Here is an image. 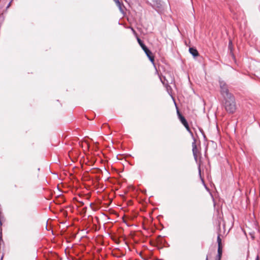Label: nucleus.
<instances>
[{
    "label": "nucleus",
    "instance_id": "1",
    "mask_svg": "<svg viewBox=\"0 0 260 260\" xmlns=\"http://www.w3.org/2000/svg\"><path fill=\"white\" fill-rule=\"evenodd\" d=\"M224 99V107L229 113H234L236 110V105L234 95L226 98Z\"/></svg>",
    "mask_w": 260,
    "mask_h": 260
},
{
    "label": "nucleus",
    "instance_id": "2",
    "mask_svg": "<svg viewBox=\"0 0 260 260\" xmlns=\"http://www.w3.org/2000/svg\"><path fill=\"white\" fill-rule=\"evenodd\" d=\"M137 39L139 44L144 50L146 55L149 58V60L151 62L154 63V57L151 51L146 46V45L143 43V41L139 37H137Z\"/></svg>",
    "mask_w": 260,
    "mask_h": 260
},
{
    "label": "nucleus",
    "instance_id": "3",
    "mask_svg": "<svg viewBox=\"0 0 260 260\" xmlns=\"http://www.w3.org/2000/svg\"><path fill=\"white\" fill-rule=\"evenodd\" d=\"M220 93L224 99L233 95L229 92L228 85L223 81H219Z\"/></svg>",
    "mask_w": 260,
    "mask_h": 260
},
{
    "label": "nucleus",
    "instance_id": "4",
    "mask_svg": "<svg viewBox=\"0 0 260 260\" xmlns=\"http://www.w3.org/2000/svg\"><path fill=\"white\" fill-rule=\"evenodd\" d=\"M192 147L193 155L194 159L197 161L198 150L196 145V140L194 139H193V142L192 143Z\"/></svg>",
    "mask_w": 260,
    "mask_h": 260
},
{
    "label": "nucleus",
    "instance_id": "5",
    "mask_svg": "<svg viewBox=\"0 0 260 260\" xmlns=\"http://www.w3.org/2000/svg\"><path fill=\"white\" fill-rule=\"evenodd\" d=\"M189 53L192 54L193 57H197L199 56V53L198 50L193 47H190L189 49Z\"/></svg>",
    "mask_w": 260,
    "mask_h": 260
},
{
    "label": "nucleus",
    "instance_id": "6",
    "mask_svg": "<svg viewBox=\"0 0 260 260\" xmlns=\"http://www.w3.org/2000/svg\"><path fill=\"white\" fill-rule=\"evenodd\" d=\"M177 114L178 118L181 122L182 123V124L186 121V120L185 119V117L181 115V114L179 112L178 110H177Z\"/></svg>",
    "mask_w": 260,
    "mask_h": 260
},
{
    "label": "nucleus",
    "instance_id": "7",
    "mask_svg": "<svg viewBox=\"0 0 260 260\" xmlns=\"http://www.w3.org/2000/svg\"><path fill=\"white\" fill-rule=\"evenodd\" d=\"M229 48L231 50V54L232 55L233 58H235L234 55L232 52V42L231 41H230L229 43Z\"/></svg>",
    "mask_w": 260,
    "mask_h": 260
},
{
    "label": "nucleus",
    "instance_id": "8",
    "mask_svg": "<svg viewBox=\"0 0 260 260\" xmlns=\"http://www.w3.org/2000/svg\"><path fill=\"white\" fill-rule=\"evenodd\" d=\"M217 241L218 243V246H222L221 239L220 238V235L219 234L217 236Z\"/></svg>",
    "mask_w": 260,
    "mask_h": 260
},
{
    "label": "nucleus",
    "instance_id": "9",
    "mask_svg": "<svg viewBox=\"0 0 260 260\" xmlns=\"http://www.w3.org/2000/svg\"><path fill=\"white\" fill-rule=\"evenodd\" d=\"M222 246H218L217 254L222 255Z\"/></svg>",
    "mask_w": 260,
    "mask_h": 260
},
{
    "label": "nucleus",
    "instance_id": "10",
    "mask_svg": "<svg viewBox=\"0 0 260 260\" xmlns=\"http://www.w3.org/2000/svg\"><path fill=\"white\" fill-rule=\"evenodd\" d=\"M115 1V2L116 3V4H117V5L119 7L120 9H121V3L119 2V0H114Z\"/></svg>",
    "mask_w": 260,
    "mask_h": 260
},
{
    "label": "nucleus",
    "instance_id": "11",
    "mask_svg": "<svg viewBox=\"0 0 260 260\" xmlns=\"http://www.w3.org/2000/svg\"><path fill=\"white\" fill-rule=\"evenodd\" d=\"M186 130L190 133V134L191 135V136L193 137V133L191 132L190 128H189V126H187V127H185Z\"/></svg>",
    "mask_w": 260,
    "mask_h": 260
},
{
    "label": "nucleus",
    "instance_id": "12",
    "mask_svg": "<svg viewBox=\"0 0 260 260\" xmlns=\"http://www.w3.org/2000/svg\"><path fill=\"white\" fill-rule=\"evenodd\" d=\"M222 255L217 254L215 257V260H220Z\"/></svg>",
    "mask_w": 260,
    "mask_h": 260
},
{
    "label": "nucleus",
    "instance_id": "13",
    "mask_svg": "<svg viewBox=\"0 0 260 260\" xmlns=\"http://www.w3.org/2000/svg\"><path fill=\"white\" fill-rule=\"evenodd\" d=\"M182 124L185 126V127H187V126H189L187 121L184 123H182Z\"/></svg>",
    "mask_w": 260,
    "mask_h": 260
},
{
    "label": "nucleus",
    "instance_id": "14",
    "mask_svg": "<svg viewBox=\"0 0 260 260\" xmlns=\"http://www.w3.org/2000/svg\"><path fill=\"white\" fill-rule=\"evenodd\" d=\"M182 124L185 126V127H187V126H189L187 121L184 123H182Z\"/></svg>",
    "mask_w": 260,
    "mask_h": 260
},
{
    "label": "nucleus",
    "instance_id": "15",
    "mask_svg": "<svg viewBox=\"0 0 260 260\" xmlns=\"http://www.w3.org/2000/svg\"><path fill=\"white\" fill-rule=\"evenodd\" d=\"M182 124L185 126V127H187V126H189L187 121L184 123H182Z\"/></svg>",
    "mask_w": 260,
    "mask_h": 260
},
{
    "label": "nucleus",
    "instance_id": "16",
    "mask_svg": "<svg viewBox=\"0 0 260 260\" xmlns=\"http://www.w3.org/2000/svg\"><path fill=\"white\" fill-rule=\"evenodd\" d=\"M131 29L132 32H133V34L135 35H137V33H136V31L135 30V29L132 27H131Z\"/></svg>",
    "mask_w": 260,
    "mask_h": 260
},
{
    "label": "nucleus",
    "instance_id": "17",
    "mask_svg": "<svg viewBox=\"0 0 260 260\" xmlns=\"http://www.w3.org/2000/svg\"><path fill=\"white\" fill-rule=\"evenodd\" d=\"M200 132L203 134V136H204V137H205V134H204V132H203V129H202L200 128Z\"/></svg>",
    "mask_w": 260,
    "mask_h": 260
},
{
    "label": "nucleus",
    "instance_id": "18",
    "mask_svg": "<svg viewBox=\"0 0 260 260\" xmlns=\"http://www.w3.org/2000/svg\"><path fill=\"white\" fill-rule=\"evenodd\" d=\"M2 225V222L1 220L0 219V230H1V231H2V228H1Z\"/></svg>",
    "mask_w": 260,
    "mask_h": 260
},
{
    "label": "nucleus",
    "instance_id": "19",
    "mask_svg": "<svg viewBox=\"0 0 260 260\" xmlns=\"http://www.w3.org/2000/svg\"><path fill=\"white\" fill-rule=\"evenodd\" d=\"M255 260H259V257L258 255L256 256V258Z\"/></svg>",
    "mask_w": 260,
    "mask_h": 260
},
{
    "label": "nucleus",
    "instance_id": "20",
    "mask_svg": "<svg viewBox=\"0 0 260 260\" xmlns=\"http://www.w3.org/2000/svg\"><path fill=\"white\" fill-rule=\"evenodd\" d=\"M3 257H4V254L2 256L1 260H3Z\"/></svg>",
    "mask_w": 260,
    "mask_h": 260
},
{
    "label": "nucleus",
    "instance_id": "21",
    "mask_svg": "<svg viewBox=\"0 0 260 260\" xmlns=\"http://www.w3.org/2000/svg\"><path fill=\"white\" fill-rule=\"evenodd\" d=\"M206 260H208V255L206 256Z\"/></svg>",
    "mask_w": 260,
    "mask_h": 260
},
{
    "label": "nucleus",
    "instance_id": "22",
    "mask_svg": "<svg viewBox=\"0 0 260 260\" xmlns=\"http://www.w3.org/2000/svg\"><path fill=\"white\" fill-rule=\"evenodd\" d=\"M14 186H15V188H17V185L16 184H15V185H14Z\"/></svg>",
    "mask_w": 260,
    "mask_h": 260
},
{
    "label": "nucleus",
    "instance_id": "23",
    "mask_svg": "<svg viewBox=\"0 0 260 260\" xmlns=\"http://www.w3.org/2000/svg\"><path fill=\"white\" fill-rule=\"evenodd\" d=\"M10 4H11V2L9 4L8 7H9V6L10 5Z\"/></svg>",
    "mask_w": 260,
    "mask_h": 260
}]
</instances>
